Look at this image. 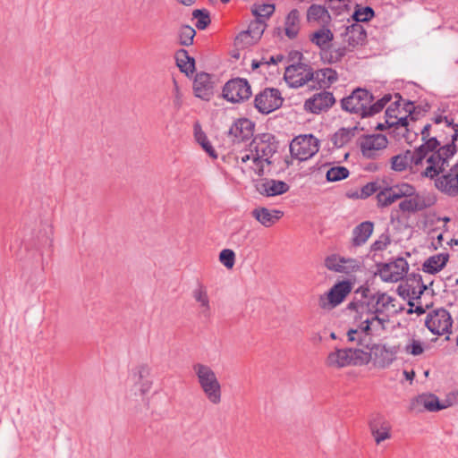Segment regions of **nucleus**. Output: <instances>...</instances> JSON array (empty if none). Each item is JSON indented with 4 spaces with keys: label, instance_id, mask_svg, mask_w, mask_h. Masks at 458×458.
Listing matches in <instances>:
<instances>
[{
    "label": "nucleus",
    "instance_id": "20e7f679",
    "mask_svg": "<svg viewBox=\"0 0 458 458\" xmlns=\"http://www.w3.org/2000/svg\"><path fill=\"white\" fill-rule=\"evenodd\" d=\"M371 360L369 352L352 348H335L328 352L324 364L330 369H342L351 366H362Z\"/></svg>",
    "mask_w": 458,
    "mask_h": 458
},
{
    "label": "nucleus",
    "instance_id": "58836bf2",
    "mask_svg": "<svg viewBox=\"0 0 458 458\" xmlns=\"http://www.w3.org/2000/svg\"><path fill=\"white\" fill-rule=\"evenodd\" d=\"M176 64L180 68L181 72L189 75L190 73H193L195 71V60L193 57H191L188 52L184 49H181L177 51L176 55Z\"/></svg>",
    "mask_w": 458,
    "mask_h": 458
},
{
    "label": "nucleus",
    "instance_id": "cd10ccee",
    "mask_svg": "<svg viewBox=\"0 0 458 458\" xmlns=\"http://www.w3.org/2000/svg\"><path fill=\"white\" fill-rule=\"evenodd\" d=\"M214 83L211 76L206 72L198 73L193 82V90L197 98L209 100L213 95Z\"/></svg>",
    "mask_w": 458,
    "mask_h": 458
},
{
    "label": "nucleus",
    "instance_id": "4468645a",
    "mask_svg": "<svg viewBox=\"0 0 458 458\" xmlns=\"http://www.w3.org/2000/svg\"><path fill=\"white\" fill-rule=\"evenodd\" d=\"M312 76L313 69L311 67L298 64L286 67L284 78L290 88L298 89L308 86L310 89Z\"/></svg>",
    "mask_w": 458,
    "mask_h": 458
},
{
    "label": "nucleus",
    "instance_id": "79ce46f5",
    "mask_svg": "<svg viewBox=\"0 0 458 458\" xmlns=\"http://www.w3.org/2000/svg\"><path fill=\"white\" fill-rule=\"evenodd\" d=\"M355 327L350 328L347 332V340L350 343L361 344L364 338L369 335L363 330V324L360 321H354Z\"/></svg>",
    "mask_w": 458,
    "mask_h": 458
},
{
    "label": "nucleus",
    "instance_id": "ddd939ff",
    "mask_svg": "<svg viewBox=\"0 0 458 458\" xmlns=\"http://www.w3.org/2000/svg\"><path fill=\"white\" fill-rule=\"evenodd\" d=\"M352 286L346 281L335 284L327 293L318 298V306L324 310H331L341 304L351 293Z\"/></svg>",
    "mask_w": 458,
    "mask_h": 458
},
{
    "label": "nucleus",
    "instance_id": "412c9836",
    "mask_svg": "<svg viewBox=\"0 0 458 458\" xmlns=\"http://www.w3.org/2000/svg\"><path fill=\"white\" fill-rule=\"evenodd\" d=\"M446 408L442 404L438 398L432 394H421L413 398L410 403V410L413 412L420 413L425 411H437Z\"/></svg>",
    "mask_w": 458,
    "mask_h": 458
},
{
    "label": "nucleus",
    "instance_id": "f704fd0d",
    "mask_svg": "<svg viewBox=\"0 0 458 458\" xmlns=\"http://www.w3.org/2000/svg\"><path fill=\"white\" fill-rule=\"evenodd\" d=\"M300 29V12L297 9H293L285 17L284 33L289 38L293 39L297 37Z\"/></svg>",
    "mask_w": 458,
    "mask_h": 458
},
{
    "label": "nucleus",
    "instance_id": "aec40b11",
    "mask_svg": "<svg viewBox=\"0 0 458 458\" xmlns=\"http://www.w3.org/2000/svg\"><path fill=\"white\" fill-rule=\"evenodd\" d=\"M399 348L395 345L377 344L369 353L373 356L375 366L385 369L395 360Z\"/></svg>",
    "mask_w": 458,
    "mask_h": 458
},
{
    "label": "nucleus",
    "instance_id": "13d9d810",
    "mask_svg": "<svg viewBox=\"0 0 458 458\" xmlns=\"http://www.w3.org/2000/svg\"><path fill=\"white\" fill-rule=\"evenodd\" d=\"M430 128H431L430 124H426L423 127V129L421 130V140H422L423 143L420 146H424L431 139L435 140L436 141H438L436 137L430 136V133H429Z\"/></svg>",
    "mask_w": 458,
    "mask_h": 458
},
{
    "label": "nucleus",
    "instance_id": "37998d69",
    "mask_svg": "<svg viewBox=\"0 0 458 458\" xmlns=\"http://www.w3.org/2000/svg\"><path fill=\"white\" fill-rule=\"evenodd\" d=\"M349 170L344 166H333L327 172L326 177L328 182H338L349 176Z\"/></svg>",
    "mask_w": 458,
    "mask_h": 458
},
{
    "label": "nucleus",
    "instance_id": "5701e85b",
    "mask_svg": "<svg viewBox=\"0 0 458 458\" xmlns=\"http://www.w3.org/2000/svg\"><path fill=\"white\" fill-rule=\"evenodd\" d=\"M411 193L410 195H403V200L399 203V208L403 212L414 213L423 210L430 206V203L425 197L417 192L415 187L411 184Z\"/></svg>",
    "mask_w": 458,
    "mask_h": 458
},
{
    "label": "nucleus",
    "instance_id": "f257e3e1",
    "mask_svg": "<svg viewBox=\"0 0 458 458\" xmlns=\"http://www.w3.org/2000/svg\"><path fill=\"white\" fill-rule=\"evenodd\" d=\"M439 141L431 139L415 150H406L390 158L391 169L403 172L406 169L421 177L434 179L448 166L449 159L454 155V147L440 148Z\"/></svg>",
    "mask_w": 458,
    "mask_h": 458
},
{
    "label": "nucleus",
    "instance_id": "39448f33",
    "mask_svg": "<svg viewBox=\"0 0 458 458\" xmlns=\"http://www.w3.org/2000/svg\"><path fill=\"white\" fill-rule=\"evenodd\" d=\"M367 38V33L359 23L347 26L343 33H341V44L335 43L329 51V63H336L352 52L356 47L362 45Z\"/></svg>",
    "mask_w": 458,
    "mask_h": 458
},
{
    "label": "nucleus",
    "instance_id": "9b49d317",
    "mask_svg": "<svg viewBox=\"0 0 458 458\" xmlns=\"http://www.w3.org/2000/svg\"><path fill=\"white\" fill-rule=\"evenodd\" d=\"M395 100L392 102L386 110V123L389 127H403L408 125V117L413 109L412 103H407L405 107L401 108V97L396 94Z\"/></svg>",
    "mask_w": 458,
    "mask_h": 458
},
{
    "label": "nucleus",
    "instance_id": "bf43d9fd",
    "mask_svg": "<svg viewBox=\"0 0 458 458\" xmlns=\"http://www.w3.org/2000/svg\"><path fill=\"white\" fill-rule=\"evenodd\" d=\"M452 128L454 129V134L452 135V143L451 144H446L445 146H443L442 148H446V147H449V146H454V153L456 152V146L454 144V142L457 140L458 139V124H455V123H453L452 125ZM441 147L438 146V148H440Z\"/></svg>",
    "mask_w": 458,
    "mask_h": 458
},
{
    "label": "nucleus",
    "instance_id": "2eb2a0df",
    "mask_svg": "<svg viewBox=\"0 0 458 458\" xmlns=\"http://www.w3.org/2000/svg\"><path fill=\"white\" fill-rule=\"evenodd\" d=\"M284 98L277 89L267 88L259 92L254 99L255 107L262 114H270L283 105Z\"/></svg>",
    "mask_w": 458,
    "mask_h": 458
},
{
    "label": "nucleus",
    "instance_id": "72a5a7b5",
    "mask_svg": "<svg viewBox=\"0 0 458 458\" xmlns=\"http://www.w3.org/2000/svg\"><path fill=\"white\" fill-rule=\"evenodd\" d=\"M448 259V253H438L430 256L423 263V271L432 275L438 273L445 267Z\"/></svg>",
    "mask_w": 458,
    "mask_h": 458
},
{
    "label": "nucleus",
    "instance_id": "49530a36",
    "mask_svg": "<svg viewBox=\"0 0 458 458\" xmlns=\"http://www.w3.org/2000/svg\"><path fill=\"white\" fill-rule=\"evenodd\" d=\"M171 96H172L173 105H174V108L180 109L183 103V99H182L183 95H182L181 87L175 79H173V87L171 89Z\"/></svg>",
    "mask_w": 458,
    "mask_h": 458
},
{
    "label": "nucleus",
    "instance_id": "603ef678",
    "mask_svg": "<svg viewBox=\"0 0 458 458\" xmlns=\"http://www.w3.org/2000/svg\"><path fill=\"white\" fill-rule=\"evenodd\" d=\"M343 267L344 270L342 273L349 275L360 270L361 267V263L360 260L355 259L344 258Z\"/></svg>",
    "mask_w": 458,
    "mask_h": 458
},
{
    "label": "nucleus",
    "instance_id": "f3484780",
    "mask_svg": "<svg viewBox=\"0 0 458 458\" xmlns=\"http://www.w3.org/2000/svg\"><path fill=\"white\" fill-rule=\"evenodd\" d=\"M411 184L407 182L398 183L393 186H386L380 188L377 194V206L386 208L396 200L403 199V195H410L411 193Z\"/></svg>",
    "mask_w": 458,
    "mask_h": 458
},
{
    "label": "nucleus",
    "instance_id": "423d86ee",
    "mask_svg": "<svg viewBox=\"0 0 458 458\" xmlns=\"http://www.w3.org/2000/svg\"><path fill=\"white\" fill-rule=\"evenodd\" d=\"M366 306L367 310L374 314L390 318L398 312L396 299L386 293H377L369 297L349 303L348 308H360Z\"/></svg>",
    "mask_w": 458,
    "mask_h": 458
},
{
    "label": "nucleus",
    "instance_id": "4c0bfd02",
    "mask_svg": "<svg viewBox=\"0 0 458 458\" xmlns=\"http://www.w3.org/2000/svg\"><path fill=\"white\" fill-rule=\"evenodd\" d=\"M194 137L196 141L201 146L203 150L212 158H217V153L210 141L208 140L207 135L202 131L199 124L194 125Z\"/></svg>",
    "mask_w": 458,
    "mask_h": 458
},
{
    "label": "nucleus",
    "instance_id": "ea45409f",
    "mask_svg": "<svg viewBox=\"0 0 458 458\" xmlns=\"http://www.w3.org/2000/svg\"><path fill=\"white\" fill-rule=\"evenodd\" d=\"M354 136V129L341 128L331 137V142L335 148H343Z\"/></svg>",
    "mask_w": 458,
    "mask_h": 458
},
{
    "label": "nucleus",
    "instance_id": "f8f14e48",
    "mask_svg": "<svg viewBox=\"0 0 458 458\" xmlns=\"http://www.w3.org/2000/svg\"><path fill=\"white\" fill-rule=\"evenodd\" d=\"M453 319L445 309H437L428 313L425 326L434 335H443L451 333Z\"/></svg>",
    "mask_w": 458,
    "mask_h": 458
},
{
    "label": "nucleus",
    "instance_id": "a878e982",
    "mask_svg": "<svg viewBox=\"0 0 458 458\" xmlns=\"http://www.w3.org/2000/svg\"><path fill=\"white\" fill-rule=\"evenodd\" d=\"M435 186L445 194L456 196L458 194V174L451 168L446 174L436 179Z\"/></svg>",
    "mask_w": 458,
    "mask_h": 458
},
{
    "label": "nucleus",
    "instance_id": "7ed1b4c3",
    "mask_svg": "<svg viewBox=\"0 0 458 458\" xmlns=\"http://www.w3.org/2000/svg\"><path fill=\"white\" fill-rule=\"evenodd\" d=\"M192 371L208 401L214 405L219 404L222 401V386L214 369L208 364L196 362L192 365Z\"/></svg>",
    "mask_w": 458,
    "mask_h": 458
},
{
    "label": "nucleus",
    "instance_id": "774afa93",
    "mask_svg": "<svg viewBox=\"0 0 458 458\" xmlns=\"http://www.w3.org/2000/svg\"><path fill=\"white\" fill-rule=\"evenodd\" d=\"M452 168L458 174V160L457 163Z\"/></svg>",
    "mask_w": 458,
    "mask_h": 458
},
{
    "label": "nucleus",
    "instance_id": "1a4fd4ad",
    "mask_svg": "<svg viewBox=\"0 0 458 458\" xmlns=\"http://www.w3.org/2000/svg\"><path fill=\"white\" fill-rule=\"evenodd\" d=\"M372 101L373 97L368 90L357 89L349 97L343 98L342 107L350 113L366 117L369 114L368 105Z\"/></svg>",
    "mask_w": 458,
    "mask_h": 458
},
{
    "label": "nucleus",
    "instance_id": "7c9ffc66",
    "mask_svg": "<svg viewBox=\"0 0 458 458\" xmlns=\"http://www.w3.org/2000/svg\"><path fill=\"white\" fill-rule=\"evenodd\" d=\"M257 189L262 195L274 197L287 192L290 189L289 185L279 180L267 179L260 182Z\"/></svg>",
    "mask_w": 458,
    "mask_h": 458
},
{
    "label": "nucleus",
    "instance_id": "a18cd8bd",
    "mask_svg": "<svg viewBox=\"0 0 458 458\" xmlns=\"http://www.w3.org/2000/svg\"><path fill=\"white\" fill-rule=\"evenodd\" d=\"M196 35L195 30L188 25L182 26L179 30V41L182 46H190L193 42V38Z\"/></svg>",
    "mask_w": 458,
    "mask_h": 458
},
{
    "label": "nucleus",
    "instance_id": "473e14b6",
    "mask_svg": "<svg viewBox=\"0 0 458 458\" xmlns=\"http://www.w3.org/2000/svg\"><path fill=\"white\" fill-rule=\"evenodd\" d=\"M333 39L334 33L330 29H328V26L320 27V29L315 30L313 33L310 35V42L317 46L322 51H330L332 47H329Z\"/></svg>",
    "mask_w": 458,
    "mask_h": 458
},
{
    "label": "nucleus",
    "instance_id": "5fc2aeb1",
    "mask_svg": "<svg viewBox=\"0 0 458 458\" xmlns=\"http://www.w3.org/2000/svg\"><path fill=\"white\" fill-rule=\"evenodd\" d=\"M430 237L432 239L431 244L434 249H438L443 246L444 241V232L439 229H435L430 233Z\"/></svg>",
    "mask_w": 458,
    "mask_h": 458
},
{
    "label": "nucleus",
    "instance_id": "6ab92c4d",
    "mask_svg": "<svg viewBox=\"0 0 458 458\" xmlns=\"http://www.w3.org/2000/svg\"><path fill=\"white\" fill-rule=\"evenodd\" d=\"M388 144L387 138L382 134L366 136L360 141V151L366 158H376Z\"/></svg>",
    "mask_w": 458,
    "mask_h": 458
},
{
    "label": "nucleus",
    "instance_id": "8fccbe9b",
    "mask_svg": "<svg viewBox=\"0 0 458 458\" xmlns=\"http://www.w3.org/2000/svg\"><path fill=\"white\" fill-rule=\"evenodd\" d=\"M374 16V11L370 7H363L357 9L352 17L354 21L360 22V21H368Z\"/></svg>",
    "mask_w": 458,
    "mask_h": 458
},
{
    "label": "nucleus",
    "instance_id": "338daca9",
    "mask_svg": "<svg viewBox=\"0 0 458 458\" xmlns=\"http://www.w3.org/2000/svg\"><path fill=\"white\" fill-rule=\"evenodd\" d=\"M177 1L182 3L184 5H191L195 2V0H177Z\"/></svg>",
    "mask_w": 458,
    "mask_h": 458
},
{
    "label": "nucleus",
    "instance_id": "2f4dec72",
    "mask_svg": "<svg viewBox=\"0 0 458 458\" xmlns=\"http://www.w3.org/2000/svg\"><path fill=\"white\" fill-rule=\"evenodd\" d=\"M251 216L263 226L270 227L281 218L283 212L258 207L251 211Z\"/></svg>",
    "mask_w": 458,
    "mask_h": 458
},
{
    "label": "nucleus",
    "instance_id": "e2e57ef3",
    "mask_svg": "<svg viewBox=\"0 0 458 458\" xmlns=\"http://www.w3.org/2000/svg\"><path fill=\"white\" fill-rule=\"evenodd\" d=\"M411 309L410 312H416L418 314H422L425 312L424 309L420 305L414 306L413 303H410Z\"/></svg>",
    "mask_w": 458,
    "mask_h": 458
},
{
    "label": "nucleus",
    "instance_id": "680f3d73",
    "mask_svg": "<svg viewBox=\"0 0 458 458\" xmlns=\"http://www.w3.org/2000/svg\"><path fill=\"white\" fill-rule=\"evenodd\" d=\"M434 120L437 124L445 123L447 126H450L454 123L453 119H450L447 116L438 115V116H436Z\"/></svg>",
    "mask_w": 458,
    "mask_h": 458
},
{
    "label": "nucleus",
    "instance_id": "c9c22d12",
    "mask_svg": "<svg viewBox=\"0 0 458 458\" xmlns=\"http://www.w3.org/2000/svg\"><path fill=\"white\" fill-rule=\"evenodd\" d=\"M374 225L369 221L362 222L352 232V243L355 246L364 244L373 233Z\"/></svg>",
    "mask_w": 458,
    "mask_h": 458
},
{
    "label": "nucleus",
    "instance_id": "c85d7f7f",
    "mask_svg": "<svg viewBox=\"0 0 458 458\" xmlns=\"http://www.w3.org/2000/svg\"><path fill=\"white\" fill-rule=\"evenodd\" d=\"M191 295L198 304L199 315L204 318H209L211 316V303L207 287L199 283L192 290Z\"/></svg>",
    "mask_w": 458,
    "mask_h": 458
},
{
    "label": "nucleus",
    "instance_id": "bb28decb",
    "mask_svg": "<svg viewBox=\"0 0 458 458\" xmlns=\"http://www.w3.org/2000/svg\"><path fill=\"white\" fill-rule=\"evenodd\" d=\"M306 20L310 25L326 27L330 24L332 18L325 6L311 4L307 10Z\"/></svg>",
    "mask_w": 458,
    "mask_h": 458
},
{
    "label": "nucleus",
    "instance_id": "6e6552de",
    "mask_svg": "<svg viewBox=\"0 0 458 458\" xmlns=\"http://www.w3.org/2000/svg\"><path fill=\"white\" fill-rule=\"evenodd\" d=\"M319 149V140L312 134L295 137L290 144V152L293 158L306 161L315 156Z\"/></svg>",
    "mask_w": 458,
    "mask_h": 458
},
{
    "label": "nucleus",
    "instance_id": "a211bd4d",
    "mask_svg": "<svg viewBox=\"0 0 458 458\" xmlns=\"http://www.w3.org/2000/svg\"><path fill=\"white\" fill-rule=\"evenodd\" d=\"M251 95L250 86L244 79H233L225 83L223 96L232 103H239L248 99Z\"/></svg>",
    "mask_w": 458,
    "mask_h": 458
},
{
    "label": "nucleus",
    "instance_id": "0e129e2a",
    "mask_svg": "<svg viewBox=\"0 0 458 458\" xmlns=\"http://www.w3.org/2000/svg\"><path fill=\"white\" fill-rule=\"evenodd\" d=\"M403 376H404L406 380L412 381L414 377H415V373L412 370L411 371L404 370L403 371Z\"/></svg>",
    "mask_w": 458,
    "mask_h": 458
},
{
    "label": "nucleus",
    "instance_id": "3c124183",
    "mask_svg": "<svg viewBox=\"0 0 458 458\" xmlns=\"http://www.w3.org/2000/svg\"><path fill=\"white\" fill-rule=\"evenodd\" d=\"M392 99V96L387 94V95H385L381 99H379L378 101H377L376 103L372 104L369 103L368 105V107H369V116L370 115H373V114H377L378 112H380L384 106L388 103L390 102V100Z\"/></svg>",
    "mask_w": 458,
    "mask_h": 458
},
{
    "label": "nucleus",
    "instance_id": "b1692460",
    "mask_svg": "<svg viewBox=\"0 0 458 458\" xmlns=\"http://www.w3.org/2000/svg\"><path fill=\"white\" fill-rule=\"evenodd\" d=\"M265 30L264 24L254 21L249 25L248 30L242 31L235 38V45L244 48L256 44L261 38Z\"/></svg>",
    "mask_w": 458,
    "mask_h": 458
},
{
    "label": "nucleus",
    "instance_id": "4d7b16f0",
    "mask_svg": "<svg viewBox=\"0 0 458 458\" xmlns=\"http://www.w3.org/2000/svg\"><path fill=\"white\" fill-rule=\"evenodd\" d=\"M275 11V6L273 4H263L257 11V14L263 17L270 16Z\"/></svg>",
    "mask_w": 458,
    "mask_h": 458
},
{
    "label": "nucleus",
    "instance_id": "c03bdc74",
    "mask_svg": "<svg viewBox=\"0 0 458 458\" xmlns=\"http://www.w3.org/2000/svg\"><path fill=\"white\" fill-rule=\"evenodd\" d=\"M344 258L336 254H332L326 258L325 267L334 272L342 273L344 270Z\"/></svg>",
    "mask_w": 458,
    "mask_h": 458
},
{
    "label": "nucleus",
    "instance_id": "052dcab7",
    "mask_svg": "<svg viewBox=\"0 0 458 458\" xmlns=\"http://www.w3.org/2000/svg\"><path fill=\"white\" fill-rule=\"evenodd\" d=\"M284 60V55H277L265 58V64H277Z\"/></svg>",
    "mask_w": 458,
    "mask_h": 458
},
{
    "label": "nucleus",
    "instance_id": "0eeeda50",
    "mask_svg": "<svg viewBox=\"0 0 458 458\" xmlns=\"http://www.w3.org/2000/svg\"><path fill=\"white\" fill-rule=\"evenodd\" d=\"M353 321H360L363 324V330L372 336L382 335L390 327L389 318L371 313L366 306L360 308H348Z\"/></svg>",
    "mask_w": 458,
    "mask_h": 458
},
{
    "label": "nucleus",
    "instance_id": "a19ab883",
    "mask_svg": "<svg viewBox=\"0 0 458 458\" xmlns=\"http://www.w3.org/2000/svg\"><path fill=\"white\" fill-rule=\"evenodd\" d=\"M427 349V344L416 337L409 338L403 347V352L411 356H420L424 353Z\"/></svg>",
    "mask_w": 458,
    "mask_h": 458
},
{
    "label": "nucleus",
    "instance_id": "864d4df0",
    "mask_svg": "<svg viewBox=\"0 0 458 458\" xmlns=\"http://www.w3.org/2000/svg\"><path fill=\"white\" fill-rule=\"evenodd\" d=\"M381 186L376 182H369L360 189L359 197L360 199H366L374 193L377 194Z\"/></svg>",
    "mask_w": 458,
    "mask_h": 458
},
{
    "label": "nucleus",
    "instance_id": "393cba45",
    "mask_svg": "<svg viewBox=\"0 0 458 458\" xmlns=\"http://www.w3.org/2000/svg\"><path fill=\"white\" fill-rule=\"evenodd\" d=\"M369 428L375 442L379 445L391 438V424L381 415H376L369 422Z\"/></svg>",
    "mask_w": 458,
    "mask_h": 458
},
{
    "label": "nucleus",
    "instance_id": "de8ad7c7",
    "mask_svg": "<svg viewBox=\"0 0 458 458\" xmlns=\"http://www.w3.org/2000/svg\"><path fill=\"white\" fill-rule=\"evenodd\" d=\"M192 16L197 20L196 27L199 30H204L210 23V18L208 12L203 10H194Z\"/></svg>",
    "mask_w": 458,
    "mask_h": 458
},
{
    "label": "nucleus",
    "instance_id": "6e6d98bb",
    "mask_svg": "<svg viewBox=\"0 0 458 458\" xmlns=\"http://www.w3.org/2000/svg\"><path fill=\"white\" fill-rule=\"evenodd\" d=\"M390 244V239L387 235L382 234L372 245L373 250H383Z\"/></svg>",
    "mask_w": 458,
    "mask_h": 458
},
{
    "label": "nucleus",
    "instance_id": "dca6fc26",
    "mask_svg": "<svg viewBox=\"0 0 458 458\" xmlns=\"http://www.w3.org/2000/svg\"><path fill=\"white\" fill-rule=\"evenodd\" d=\"M151 371L148 364L140 363L132 368L130 372V380L141 395L148 394L153 387L154 382L151 378Z\"/></svg>",
    "mask_w": 458,
    "mask_h": 458
},
{
    "label": "nucleus",
    "instance_id": "4be33fe9",
    "mask_svg": "<svg viewBox=\"0 0 458 458\" xmlns=\"http://www.w3.org/2000/svg\"><path fill=\"white\" fill-rule=\"evenodd\" d=\"M335 104V98L331 92L322 91L314 94L304 102V109L312 114L327 111Z\"/></svg>",
    "mask_w": 458,
    "mask_h": 458
},
{
    "label": "nucleus",
    "instance_id": "69168bd1",
    "mask_svg": "<svg viewBox=\"0 0 458 458\" xmlns=\"http://www.w3.org/2000/svg\"><path fill=\"white\" fill-rule=\"evenodd\" d=\"M261 64H265V57H263L260 61L253 60L251 66H252V69L254 70V69L259 68Z\"/></svg>",
    "mask_w": 458,
    "mask_h": 458
},
{
    "label": "nucleus",
    "instance_id": "9d476101",
    "mask_svg": "<svg viewBox=\"0 0 458 458\" xmlns=\"http://www.w3.org/2000/svg\"><path fill=\"white\" fill-rule=\"evenodd\" d=\"M409 270V264L403 258H397L392 262L377 265V275L380 279L386 283H397L403 280Z\"/></svg>",
    "mask_w": 458,
    "mask_h": 458
},
{
    "label": "nucleus",
    "instance_id": "f03ea898",
    "mask_svg": "<svg viewBox=\"0 0 458 458\" xmlns=\"http://www.w3.org/2000/svg\"><path fill=\"white\" fill-rule=\"evenodd\" d=\"M277 148L273 135L264 133L256 136L250 147L236 157V165L243 173L253 172L256 175H263L271 165V157Z\"/></svg>",
    "mask_w": 458,
    "mask_h": 458
},
{
    "label": "nucleus",
    "instance_id": "09e8293b",
    "mask_svg": "<svg viewBox=\"0 0 458 458\" xmlns=\"http://www.w3.org/2000/svg\"><path fill=\"white\" fill-rule=\"evenodd\" d=\"M219 261L228 269L233 267L235 263V254L230 249L223 250L219 254Z\"/></svg>",
    "mask_w": 458,
    "mask_h": 458
},
{
    "label": "nucleus",
    "instance_id": "c756f323",
    "mask_svg": "<svg viewBox=\"0 0 458 458\" xmlns=\"http://www.w3.org/2000/svg\"><path fill=\"white\" fill-rule=\"evenodd\" d=\"M337 81V73L331 68L314 71L310 89H327Z\"/></svg>",
    "mask_w": 458,
    "mask_h": 458
},
{
    "label": "nucleus",
    "instance_id": "e433bc0d",
    "mask_svg": "<svg viewBox=\"0 0 458 458\" xmlns=\"http://www.w3.org/2000/svg\"><path fill=\"white\" fill-rule=\"evenodd\" d=\"M229 133L238 140L247 139L252 133V123L248 119H239L230 128Z\"/></svg>",
    "mask_w": 458,
    "mask_h": 458
}]
</instances>
